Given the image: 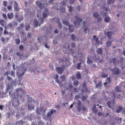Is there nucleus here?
<instances>
[{"label":"nucleus","instance_id":"1","mask_svg":"<svg viewBox=\"0 0 125 125\" xmlns=\"http://www.w3.org/2000/svg\"><path fill=\"white\" fill-rule=\"evenodd\" d=\"M16 93L17 94L15 95V93L12 94L10 92H9V95H10L11 97H12V101L13 102V105L15 107H17V105H19V101L17 100V97H18V95L19 93H24V90L22 88H18L16 90ZM17 103V105L14 104Z\"/></svg>","mask_w":125,"mask_h":125},{"label":"nucleus","instance_id":"2","mask_svg":"<svg viewBox=\"0 0 125 125\" xmlns=\"http://www.w3.org/2000/svg\"><path fill=\"white\" fill-rule=\"evenodd\" d=\"M75 19H76V21H74V24L75 26H77V24H78V26H80V23L83 21V19L79 18V15H76Z\"/></svg>","mask_w":125,"mask_h":125},{"label":"nucleus","instance_id":"3","mask_svg":"<svg viewBox=\"0 0 125 125\" xmlns=\"http://www.w3.org/2000/svg\"><path fill=\"white\" fill-rule=\"evenodd\" d=\"M62 22L64 25H66V26H69V29L71 33H73V32H74V29H71L72 27H73V25H70L69 22L65 21H62Z\"/></svg>","mask_w":125,"mask_h":125},{"label":"nucleus","instance_id":"4","mask_svg":"<svg viewBox=\"0 0 125 125\" xmlns=\"http://www.w3.org/2000/svg\"><path fill=\"white\" fill-rule=\"evenodd\" d=\"M65 69V66H62V67H57L56 70L59 74L61 75L62 73H63V71H64Z\"/></svg>","mask_w":125,"mask_h":125},{"label":"nucleus","instance_id":"5","mask_svg":"<svg viewBox=\"0 0 125 125\" xmlns=\"http://www.w3.org/2000/svg\"><path fill=\"white\" fill-rule=\"evenodd\" d=\"M93 16L95 17V18H97L98 22H100L102 19L101 18H100V15H99L97 12L94 13Z\"/></svg>","mask_w":125,"mask_h":125},{"label":"nucleus","instance_id":"6","mask_svg":"<svg viewBox=\"0 0 125 125\" xmlns=\"http://www.w3.org/2000/svg\"><path fill=\"white\" fill-rule=\"evenodd\" d=\"M110 71H112L113 75H119L120 74V70L117 68H115L113 69H111Z\"/></svg>","mask_w":125,"mask_h":125},{"label":"nucleus","instance_id":"7","mask_svg":"<svg viewBox=\"0 0 125 125\" xmlns=\"http://www.w3.org/2000/svg\"><path fill=\"white\" fill-rule=\"evenodd\" d=\"M48 15V9L45 8L44 11L43 12V18H46Z\"/></svg>","mask_w":125,"mask_h":125},{"label":"nucleus","instance_id":"8","mask_svg":"<svg viewBox=\"0 0 125 125\" xmlns=\"http://www.w3.org/2000/svg\"><path fill=\"white\" fill-rule=\"evenodd\" d=\"M83 89L82 90V92H87V88L86 87V83H85V82H84L83 84Z\"/></svg>","mask_w":125,"mask_h":125},{"label":"nucleus","instance_id":"9","mask_svg":"<svg viewBox=\"0 0 125 125\" xmlns=\"http://www.w3.org/2000/svg\"><path fill=\"white\" fill-rule=\"evenodd\" d=\"M107 104L109 108H111L112 105H115V101H113L112 102H107Z\"/></svg>","mask_w":125,"mask_h":125},{"label":"nucleus","instance_id":"10","mask_svg":"<svg viewBox=\"0 0 125 125\" xmlns=\"http://www.w3.org/2000/svg\"><path fill=\"white\" fill-rule=\"evenodd\" d=\"M58 75L56 74V81L57 82V83H59V84H60V86H62V85H63V84H62V82H61L60 81H59L58 80Z\"/></svg>","mask_w":125,"mask_h":125},{"label":"nucleus","instance_id":"11","mask_svg":"<svg viewBox=\"0 0 125 125\" xmlns=\"http://www.w3.org/2000/svg\"><path fill=\"white\" fill-rule=\"evenodd\" d=\"M53 113H56V110H51L49 113L47 114V117L50 118V117H51V115H52Z\"/></svg>","mask_w":125,"mask_h":125},{"label":"nucleus","instance_id":"12","mask_svg":"<svg viewBox=\"0 0 125 125\" xmlns=\"http://www.w3.org/2000/svg\"><path fill=\"white\" fill-rule=\"evenodd\" d=\"M14 8L16 11H19V10H20V8L18 7V4L16 2H15Z\"/></svg>","mask_w":125,"mask_h":125},{"label":"nucleus","instance_id":"13","mask_svg":"<svg viewBox=\"0 0 125 125\" xmlns=\"http://www.w3.org/2000/svg\"><path fill=\"white\" fill-rule=\"evenodd\" d=\"M36 4L41 9L43 8V6H42V3L40 1H37Z\"/></svg>","mask_w":125,"mask_h":125},{"label":"nucleus","instance_id":"14","mask_svg":"<svg viewBox=\"0 0 125 125\" xmlns=\"http://www.w3.org/2000/svg\"><path fill=\"white\" fill-rule=\"evenodd\" d=\"M0 24L1 26L4 27L5 25H6V21L4 20H0Z\"/></svg>","mask_w":125,"mask_h":125},{"label":"nucleus","instance_id":"15","mask_svg":"<svg viewBox=\"0 0 125 125\" xmlns=\"http://www.w3.org/2000/svg\"><path fill=\"white\" fill-rule=\"evenodd\" d=\"M113 63L114 64V65H116V64H119L120 63V61L117 60V59L113 58Z\"/></svg>","mask_w":125,"mask_h":125},{"label":"nucleus","instance_id":"16","mask_svg":"<svg viewBox=\"0 0 125 125\" xmlns=\"http://www.w3.org/2000/svg\"><path fill=\"white\" fill-rule=\"evenodd\" d=\"M8 18L9 19H12L13 18V13H10L7 14Z\"/></svg>","mask_w":125,"mask_h":125},{"label":"nucleus","instance_id":"17","mask_svg":"<svg viewBox=\"0 0 125 125\" xmlns=\"http://www.w3.org/2000/svg\"><path fill=\"white\" fill-rule=\"evenodd\" d=\"M113 98H120L121 97V95H117V93H113Z\"/></svg>","mask_w":125,"mask_h":125},{"label":"nucleus","instance_id":"18","mask_svg":"<svg viewBox=\"0 0 125 125\" xmlns=\"http://www.w3.org/2000/svg\"><path fill=\"white\" fill-rule=\"evenodd\" d=\"M112 35H113V32H111L110 31L108 32L106 34V36H107L109 39H111V37H112Z\"/></svg>","mask_w":125,"mask_h":125},{"label":"nucleus","instance_id":"19","mask_svg":"<svg viewBox=\"0 0 125 125\" xmlns=\"http://www.w3.org/2000/svg\"><path fill=\"white\" fill-rule=\"evenodd\" d=\"M93 38V40H95L96 43H98V44H100V42H99V40H98V38H96V36H94Z\"/></svg>","mask_w":125,"mask_h":125},{"label":"nucleus","instance_id":"20","mask_svg":"<svg viewBox=\"0 0 125 125\" xmlns=\"http://www.w3.org/2000/svg\"><path fill=\"white\" fill-rule=\"evenodd\" d=\"M97 54H102V49H101V48L98 49L97 50Z\"/></svg>","mask_w":125,"mask_h":125},{"label":"nucleus","instance_id":"21","mask_svg":"<svg viewBox=\"0 0 125 125\" xmlns=\"http://www.w3.org/2000/svg\"><path fill=\"white\" fill-rule=\"evenodd\" d=\"M34 23L35 24V25H34L35 28H36V27H38L39 25V22L38 21H37V20H34Z\"/></svg>","mask_w":125,"mask_h":125},{"label":"nucleus","instance_id":"22","mask_svg":"<svg viewBox=\"0 0 125 125\" xmlns=\"http://www.w3.org/2000/svg\"><path fill=\"white\" fill-rule=\"evenodd\" d=\"M96 108V104H94L93 108L92 109L94 113H97V109H95Z\"/></svg>","mask_w":125,"mask_h":125},{"label":"nucleus","instance_id":"23","mask_svg":"<svg viewBox=\"0 0 125 125\" xmlns=\"http://www.w3.org/2000/svg\"><path fill=\"white\" fill-rule=\"evenodd\" d=\"M16 125H23V121L21 120L16 122Z\"/></svg>","mask_w":125,"mask_h":125},{"label":"nucleus","instance_id":"24","mask_svg":"<svg viewBox=\"0 0 125 125\" xmlns=\"http://www.w3.org/2000/svg\"><path fill=\"white\" fill-rule=\"evenodd\" d=\"M76 77H77V79L80 80V79H81V78H82V76H81V73L80 72H78L76 74Z\"/></svg>","mask_w":125,"mask_h":125},{"label":"nucleus","instance_id":"25","mask_svg":"<svg viewBox=\"0 0 125 125\" xmlns=\"http://www.w3.org/2000/svg\"><path fill=\"white\" fill-rule=\"evenodd\" d=\"M123 110V107L122 106H119V109L117 110V113H120L121 111Z\"/></svg>","mask_w":125,"mask_h":125},{"label":"nucleus","instance_id":"26","mask_svg":"<svg viewBox=\"0 0 125 125\" xmlns=\"http://www.w3.org/2000/svg\"><path fill=\"white\" fill-rule=\"evenodd\" d=\"M34 108H35V107L32 105H28V109L29 110H34Z\"/></svg>","mask_w":125,"mask_h":125},{"label":"nucleus","instance_id":"27","mask_svg":"<svg viewBox=\"0 0 125 125\" xmlns=\"http://www.w3.org/2000/svg\"><path fill=\"white\" fill-rule=\"evenodd\" d=\"M110 21V18L108 17H106L105 19H104V21L105 22H107V23L109 22V21Z\"/></svg>","mask_w":125,"mask_h":125},{"label":"nucleus","instance_id":"28","mask_svg":"<svg viewBox=\"0 0 125 125\" xmlns=\"http://www.w3.org/2000/svg\"><path fill=\"white\" fill-rule=\"evenodd\" d=\"M61 79H62V82H64L66 80V77H65V75H62L61 76Z\"/></svg>","mask_w":125,"mask_h":125},{"label":"nucleus","instance_id":"29","mask_svg":"<svg viewBox=\"0 0 125 125\" xmlns=\"http://www.w3.org/2000/svg\"><path fill=\"white\" fill-rule=\"evenodd\" d=\"M16 44H20V39H17L15 40Z\"/></svg>","mask_w":125,"mask_h":125},{"label":"nucleus","instance_id":"30","mask_svg":"<svg viewBox=\"0 0 125 125\" xmlns=\"http://www.w3.org/2000/svg\"><path fill=\"white\" fill-rule=\"evenodd\" d=\"M74 86H78L79 85V82L78 81H75L74 83Z\"/></svg>","mask_w":125,"mask_h":125},{"label":"nucleus","instance_id":"31","mask_svg":"<svg viewBox=\"0 0 125 125\" xmlns=\"http://www.w3.org/2000/svg\"><path fill=\"white\" fill-rule=\"evenodd\" d=\"M71 39L72 41H75L76 40V36L75 35L72 34L71 35Z\"/></svg>","mask_w":125,"mask_h":125},{"label":"nucleus","instance_id":"32","mask_svg":"<svg viewBox=\"0 0 125 125\" xmlns=\"http://www.w3.org/2000/svg\"><path fill=\"white\" fill-rule=\"evenodd\" d=\"M111 44H112V42H106V45L107 47H109V46H111Z\"/></svg>","mask_w":125,"mask_h":125},{"label":"nucleus","instance_id":"33","mask_svg":"<svg viewBox=\"0 0 125 125\" xmlns=\"http://www.w3.org/2000/svg\"><path fill=\"white\" fill-rule=\"evenodd\" d=\"M87 62L88 64H91V63H92V61L90 60L89 59V58H87Z\"/></svg>","mask_w":125,"mask_h":125},{"label":"nucleus","instance_id":"34","mask_svg":"<svg viewBox=\"0 0 125 125\" xmlns=\"http://www.w3.org/2000/svg\"><path fill=\"white\" fill-rule=\"evenodd\" d=\"M115 90L117 91L118 92H121L122 91L120 89V88H119V86H117L115 88Z\"/></svg>","mask_w":125,"mask_h":125},{"label":"nucleus","instance_id":"35","mask_svg":"<svg viewBox=\"0 0 125 125\" xmlns=\"http://www.w3.org/2000/svg\"><path fill=\"white\" fill-rule=\"evenodd\" d=\"M114 1H115V0H109L107 3L108 4H110V3H114Z\"/></svg>","mask_w":125,"mask_h":125},{"label":"nucleus","instance_id":"36","mask_svg":"<svg viewBox=\"0 0 125 125\" xmlns=\"http://www.w3.org/2000/svg\"><path fill=\"white\" fill-rule=\"evenodd\" d=\"M10 75L12 76V77H15V72H14L13 71H12L11 72Z\"/></svg>","mask_w":125,"mask_h":125},{"label":"nucleus","instance_id":"37","mask_svg":"<svg viewBox=\"0 0 125 125\" xmlns=\"http://www.w3.org/2000/svg\"><path fill=\"white\" fill-rule=\"evenodd\" d=\"M82 63H79L77 64V69L78 70H80V69H81V65Z\"/></svg>","mask_w":125,"mask_h":125},{"label":"nucleus","instance_id":"38","mask_svg":"<svg viewBox=\"0 0 125 125\" xmlns=\"http://www.w3.org/2000/svg\"><path fill=\"white\" fill-rule=\"evenodd\" d=\"M58 26L60 27V28H62V25H61V23H60V21L59 20H58Z\"/></svg>","mask_w":125,"mask_h":125},{"label":"nucleus","instance_id":"39","mask_svg":"<svg viewBox=\"0 0 125 125\" xmlns=\"http://www.w3.org/2000/svg\"><path fill=\"white\" fill-rule=\"evenodd\" d=\"M25 71H27V68H25L24 71L21 74L19 75V77H22V76H23V75H24V74H25Z\"/></svg>","mask_w":125,"mask_h":125},{"label":"nucleus","instance_id":"40","mask_svg":"<svg viewBox=\"0 0 125 125\" xmlns=\"http://www.w3.org/2000/svg\"><path fill=\"white\" fill-rule=\"evenodd\" d=\"M108 77V74H106L105 73L103 74L102 78H107Z\"/></svg>","mask_w":125,"mask_h":125},{"label":"nucleus","instance_id":"41","mask_svg":"<svg viewBox=\"0 0 125 125\" xmlns=\"http://www.w3.org/2000/svg\"><path fill=\"white\" fill-rule=\"evenodd\" d=\"M25 28H26V30L28 31V30H29L30 29V25H29V24L26 25L25 26Z\"/></svg>","mask_w":125,"mask_h":125},{"label":"nucleus","instance_id":"42","mask_svg":"<svg viewBox=\"0 0 125 125\" xmlns=\"http://www.w3.org/2000/svg\"><path fill=\"white\" fill-rule=\"evenodd\" d=\"M102 86V85L101 84V83H99L96 84V87H101Z\"/></svg>","mask_w":125,"mask_h":125},{"label":"nucleus","instance_id":"43","mask_svg":"<svg viewBox=\"0 0 125 125\" xmlns=\"http://www.w3.org/2000/svg\"><path fill=\"white\" fill-rule=\"evenodd\" d=\"M10 74V71H6V72L4 73V76H7Z\"/></svg>","mask_w":125,"mask_h":125},{"label":"nucleus","instance_id":"44","mask_svg":"<svg viewBox=\"0 0 125 125\" xmlns=\"http://www.w3.org/2000/svg\"><path fill=\"white\" fill-rule=\"evenodd\" d=\"M2 16H3V18H4V19L5 20H6V19L7 18V16H6V14H3Z\"/></svg>","mask_w":125,"mask_h":125},{"label":"nucleus","instance_id":"45","mask_svg":"<svg viewBox=\"0 0 125 125\" xmlns=\"http://www.w3.org/2000/svg\"><path fill=\"white\" fill-rule=\"evenodd\" d=\"M68 8H69V12H72V11H73V8L71 6L69 7V6H68Z\"/></svg>","mask_w":125,"mask_h":125},{"label":"nucleus","instance_id":"46","mask_svg":"<svg viewBox=\"0 0 125 125\" xmlns=\"http://www.w3.org/2000/svg\"><path fill=\"white\" fill-rule=\"evenodd\" d=\"M7 8H8V10H12V6L11 5L8 6Z\"/></svg>","mask_w":125,"mask_h":125},{"label":"nucleus","instance_id":"47","mask_svg":"<svg viewBox=\"0 0 125 125\" xmlns=\"http://www.w3.org/2000/svg\"><path fill=\"white\" fill-rule=\"evenodd\" d=\"M67 1V0H64L62 2V5H66V2Z\"/></svg>","mask_w":125,"mask_h":125},{"label":"nucleus","instance_id":"48","mask_svg":"<svg viewBox=\"0 0 125 125\" xmlns=\"http://www.w3.org/2000/svg\"><path fill=\"white\" fill-rule=\"evenodd\" d=\"M3 5H4V6H6V5H7V1H3Z\"/></svg>","mask_w":125,"mask_h":125},{"label":"nucleus","instance_id":"49","mask_svg":"<svg viewBox=\"0 0 125 125\" xmlns=\"http://www.w3.org/2000/svg\"><path fill=\"white\" fill-rule=\"evenodd\" d=\"M8 28H12V24L11 23H9L8 25H7Z\"/></svg>","mask_w":125,"mask_h":125},{"label":"nucleus","instance_id":"50","mask_svg":"<svg viewBox=\"0 0 125 125\" xmlns=\"http://www.w3.org/2000/svg\"><path fill=\"white\" fill-rule=\"evenodd\" d=\"M4 35H8V32L6 31V29H5L4 31Z\"/></svg>","mask_w":125,"mask_h":125},{"label":"nucleus","instance_id":"51","mask_svg":"<svg viewBox=\"0 0 125 125\" xmlns=\"http://www.w3.org/2000/svg\"><path fill=\"white\" fill-rule=\"evenodd\" d=\"M103 9H104V10H105V11H108V7H104Z\"/></svg>","mask_w":125,"mask_h":125},{"label":"nucleus","instance_id":"52","mask_svg":"<svg viewBox=\"0 0 125 125\" xmlns=\"http://www.w3.org/2000/svg\"><path fill=\"white\" fill-rule=\"evenodd\" d=\"M3 94H4L0 93V98H3Z\"/></svg>","mask_w":125,"mask_h":125},{"label":"nucleus","instance_id":"53","mask_svg":"<svg viewBox=\"0 0 125 125\" xmlns=\"http://www.w3.org/2000/svg\"><path fill=\"white\" fill-rule=\"evenodd\" d=\"M78 106H81L82 105V102H81L80 101H79L78 102Z\"/></svg>","mask_w":125,"mask_h":125},{"label":"nucleus","instance_id":"54","mask_svg":"<svg viewBox=\"0 0 125 125\" xmlns=\"http://www.w3.org/2000/svg\"><path fill=\"white\" fill-rule=\"evenodd\" d=\"M23 48H24V47H23V45H21L20 46V49H21V50H22V49H23Z\"/></svg>","mask_w":125,"mask_h":125},{"label":"nucleus","instance_id":"55","mask_svg":"<svg viewBox=\"0 0 125 125\" xmlns=\"http://www.w3.org/2000/svg\"><path fill=\"white\" fill-rule=\"evenodd\" d=\"M107 80L108 81V83H111V78L108 77L107 78Z\"/></svg>","mask_w":125,"mask_h":125},{"label":"nucleus","instance_id":"56","mask_svg":"<svg viewBox=\"0 0 125 125\" xmlns=\"http://www.w3.org/2000/svg\"><path fill=\"white\" fill-rule=\"evenodd\" d=\"M17 55H18V56H22V54H21L20 52H17Z\"/></svg>","mask_w":125,"mask_h":125},{"label":"nucleus","instance_id":"57","mask_svg":"<svg viewBox=\"0 0 125 125\" xmlns=\"http://www.w3.org/2000/svg\"><path fill=\"white\" fill-rule=\"evenodd\" d=\"M73 2H75V0H70V4H72Z\"/></svg>","mask_w":125,"mask_h":125},{"label":"nucleus","instance_id":"58","mask_svg":"<svg viewBox=\"0 0 125 125\" xmlns=\"http://www.w3.org/2000/svg\"><path fill=\"white\" fill-rule=\"evenodd\" d=\"M36 112H37V114H38V115H41V113H40V112H39V109H37L36 110Z\"/></svg>","mask_w":125,"mask_h":125},{"label":"nucleus","instance_id":"59","mask_svg":"<svg viewBox=\"0 0 125 125\" xmlns=\"http://www.w3.org/2000/svg\"><path fill=\"white\" fill-rule=\"evenodd\" d=\"M86 31H88V29H87V28L85 27L84 29V33H86Z\"/></svg>","mask_w":125,"mask_h":125},{"label":"nucleus","instance_id":"60","mask_svg":"<svg viewBox=\"0 0 125 125\" xmlns=\"http://www.w3.org/2000/svg\"><path fill=\"white\" fill-rule=\"evenodd\" d=\"M23 27H24V24L23 23L20 24V28H21V29H22Z\"/></svg>","mask_w":125,"mask_h":125},{"label":"nucleus","instance_id":"61","mask_svg":"<svg viewBox=\"0 0 125 125\" xmlns=\"http://www.w3.org/2000/svg\"><path fill=\"white\" fill-rule=\"evenodd\" d=\"M28 38H31V33H28L27 34Z\"/></svg>","mask_w":125,"mask_h":125},{"label":"nucleus","instance_id":"62","mask_svg":"<svg viewBox=\"0 0 125 125\" xmlns=\"http://www.w3.org/2000/svg\"><path fill=\"white\" fill-rule=\"evenodd\" d=\"M54 33L55 34H58V30L57 29L55 30Z\"/></svg>","mask_w":125,"mask_h":125},{"label":"nucleus","instance_id":"63","mask_svg":"<svg viewBox=\"0 0 125 125\" xmlns=\"http://www.w3.org/2000/svg\"><path fill=\"white\" fill-rule=\"evenodd\" d=\"M72 47H75V45L74 43H72L71 44Z\"/></svg>","mask_w":125,"mask_h":125},{"label":"nucleus","instance_id":"64","mask_svg":"<svg viewBox=\"0 0 125 125\" xmlns=\"http://www.w3.org/2000/svg\"><path fill=\"white\" fill-rule=\"evenodd\" d=\"M7 80H8V81H10L11 80V78L9 76H7Z\"/></svg>","mask_w":125,"mask_h":125}]
</instances>
